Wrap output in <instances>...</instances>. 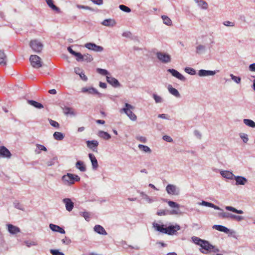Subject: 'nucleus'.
<instances>
[{
  "label": "nucleus",
  "mask_w": 255,
  "mask_h": 255,
  "mask_svg": "<svg viewBox=\"0 0 255 255\" xmlns=\"http://www.w3.org/2000/svg\"><path fill=\"white\" fill-rule=\"evenodd\" d=\"M62 179L64 184L71 185L73 184L75 182L80 181V178L77 175L67 173L63 176Z\"/></svg>",
  "instance_id": "1"
},
{
  "label": "nucleus",
  "mask_w": 255,
  "mask_h": 255,
  "mask_svg": "<svg viewBox=\"0 0 255 255\" xmlns=\"http://www.w3.org/2000/svg\"><path fill=\"white\" fill-rule=\"evenodd\" d=\"M134 109V107L133 106L128 103H126L125 104V107L121 110V112H125L131 120L135 121L137 119L136 116L131 111V110Z\"/></svg>",
  "instance_id": "2"
},
{
  "label": "nucleus",
  "mask_w": 255,
  "mask_h": 255,
  "mask_svg": "<svg viewBox=\"0 0 255 255\" xmlns=\"http://www.w3.org/2000/svg\"><path fill=\"white\" fill-rule=\"evenodd\" d=\"M29 60L31 64L34 68H39L42 65L41 59L36 55H32L30 56Z\"/></svg>",
  "instance_id": "3"
},
{
  "label": "nucleus",
  "mask_w": 255,
  "mask_h": 255,
  "mask_svg": "<svg viewBox=\"0 0 255 255\" xmlns=\"http://www.w3.org/2000/svg\"><path fill=\"white\" fill-rule=\"evenodd\" d=\"M29 45L32 50L36 52H40L43 49V44L37 40L30 41Z\"/></svg>",
  "instance_id": "4"
},
{
  "label": "nucleus",
  "mask_w": 255,
  "mask_h": 255,
  "mask_svg": "<svg viewBox=\"0 0 255 255\" xmlns=\"http://www.w3.org/2000/svg\"><path fill=\"white\" fill-rule=\"evenodd\" d=\"M200 246L202 248V250H204L205 251H203L200 250V251L204 254H207L208 252L213 251L214 247L212 245L210 244L209 243L206 241L203 240V242L200 245ZM216 252V251H214Z\"/></svg>",
  "instance_id": "5"
},
{
  "label": "nucleus",
  "mask_w": 255,
  "mask_h": 255,
  "mask_svg": "<svg viewBox=\"0 0 255 255\" xmlns=\"http://www.w3.org/2000/svg\"><path fill=\"white\" fill-rule=\"evenodd\" d=\"M221 216L223 218H228L237 221H241L244 220V217L240 216H237L227 212H223L220 214Z\"/></svg>",
  "instance_id": "6"
},
{
  "label": "nucleus",
  "mask_w": 255,
  "mask_h": 255,
  "mask_svg": "<svg viewBox=\"0 0 255 255\" xmlns=\"http://www.w3.org/2000/svg\"><path fill=\"white\" fill-rule=\"evenodd\" d=\"M156 55L158 59L163 63H168L171 61L170 56L165 53L161 52H157Z\"/></svg>",
  "instance_id": "7"
},
{
  "label": "nucleus",
  "mask_w": 255,
  "mask_h": 255,
  "mask_svg": "<svg viewBox=\"0 0 255 255\" xmlns=\"http://www.w3.org/2000/svg\"><path fill=\"white\" fill-rule=\"evenodd\" d=\"M85 47L88 49L93 50L96 52H101L104 50L103 47L99 45H97L96 44L93 43H87L85 45Z\"/></svg>",
  "instance_id": "8"
},
{
  "label": "nucleus",
  "mask_w": 255,
  "mask_h": 255,
  "mask_svg": "<svg viewBox=\"0 0 255 255\" xmlns=\"http://www.w3.org/2000/svg\"><path fill=\"white\" fill-rule=\"evenodd\" d=\"M181 229L180 226L178 225L174 226H169L166 227V234L169 235H173L176 234L177 231L180 230Z\"/></svg>",
  "instance_id": "9"
},
{
  "label": "nucleus",
  "mask_w": 255,
  "mask_h": 255,
  "mask_svg": "<svg viewBox=\"0 0 255 255\" xmlns=\"http://www.w3.org/2000/svg\"><path fill=\"white\" fill-rule=\"evenodd\" d=\"M166 189L169 194L177 195L179 194V190L174 185L168 184Z\"/></svg>",
  "instance_id": "10"
},
{
  "label": "nucleus",
  "mask_w": 255,
  "mask_h": 255,
  "mask_svg": "<svg viewBox=\"0 0 255 255\" xmlns=\"http://www.w3.org/2000/svg\"><path fill=\"white\" fill-rule=\"evenodd\" d=\"M167 71L171 73L173 76L177 78L181 81H185L186 80L185 78L181 74L175 69H169Z\"/></svg>",
  "instance_id": "11"
},
{
  "label": "nucleus",
  "mask_w": 255,
  "mask_h": 255,
  "mask_svg": "<svg viewBox=\"0 0 255 255\" xmlns=\"http://www.w3.org/2000/svg\"><path fill=\"white\" fill-rule=\"evenodd\" d=\"M87 146L94 152H97V147L99 142L97 140H91L86 141Z\"/></svg>",
  "instance_id": "12"
},
{
  "label": "nucleus",
  "mask_w": 255,
  "mask_h": 255,
  "mask_svg": "<svg viewBox=\"0 0 255 255\" xmlns=\"http://www.w3.org/2000/svg\"><path fill=\"white\" fill-rule=\"evenodd\" d=\"M11 154L9 150L4 146L0 147V156L2 157L10 158Z\"/></svg>",
  "instance_id": "13"
},
{
  "label": "nucleus",
  "mask_w": 255,
  "mask_h": 255,
  "mask_svg": "<svg viewBox=\"0 0 255 255\" xmlns=\"http://www.w3.org/2000/svg\"><path fill=\"white\" fill-rule=\"evenodd\" d=\"M63 201L65 204L66 210L68 211H72L74 207V203L69 198H65Z\"/></svg>",
  "instance_id": "14"
},
{
  "label": "nucleus",
  "mask_w": 255,
  "mask_h": 255,
  "mask_svg": "<svg viewBox=\"0 0 255 255\" xmlns=\"http://www.w3.org/2000/svg\"><path fill=\"white\" fill-rule=\"evenodd\" d=\"M107 81L109 84L115 87H118L120 85V83L116 79L110 76V75L107 76Z\"/></svg>",
  "instance_id": "15"
},
{
  "label": "nucleus",
  "mask_w": 255,
  "mask_h": 255,
  "mask_svg": "<svg viewBox=\"0 0 255 255\" xmlns=\"http://www.w3.org/2000/svg\"><path fill=\"white\" fill-rule=\"evenodd\" d=\"M49 227L51 230L54 232H57L59 233H60L61 234H65V230L62 228L61 227H59L58 225H56L54 224H50L49 225Z\"/></svg>",
  "instance_id": "16"
},
{
  "label": "nucleus",
  "mask_w": 255,
  "mask_h": 255,
  "mask_svg": "<svg viewBox=\"0 0 255 255\" xmlns=\"http://www.w3.org/2000/svg\"><path fill=\"white\" fill-rule=\"evenodd\" d=\"M88 155L92 162L93 168L97 169L98 167V163L96 157L92 153H89Z\"/></svg>",
  "instance_id": "17"
},
{
  "label": "nucleus",
  "mask_w": 255,
  "mask_h": 255,
  "mask_svg": "<svg viewBox=\"0 0 255 255\" xmlns=\"http://www.w3.org/2000/svg\"><path fill=\"white\" fill-rule=\"evenodd\" d=\"M236 185H245L247 182V180L242 176H234Z\"/></svg>",
  "instance_id": "18"
},
{
  "label": "nucleus",
  "mask_w": 255,
  "mask_h": 255,
  "mask_svg": "<svg viewBox=\"0 0 255 255\" xmlns=\"http://www.w3.org/2000/svg\"><path fill=\"white\" fill-rule=\"evenodd\" d=\"M153 227L158 231L166 234V228L165 227L164 225H159L157 223H154Z\"/></svg>",
  "instance_id": "19"
},
{
  "label": "nucleus",
  "mask_w": 255,
  "mask_h": 255,
  "mask_svg": "<svg viewBox=\"0 0 255 255\" xmlns=\"http://www.w3.org/2000/svg\"><path fill=\"white\" fill-rule=\"evenodd\" d=\"M221 174L224 178L229 179H233L235 176L232 172L229 171H222L221 172Z\"/></svg>",
  "instance_id": "20"
},
{
  "label": "nucleus",
  "mask_w": 255,
  "mask_h": 255,
  "mask_svg": "<svg viewBox=\"0 0 255 255\" xmlns=\"http://www.w3.org/2000/svg\"><path fill=\"white\" fill-rule=\"evenodd\" d=\"M6 63V56L3 51L0 50V65L5 66Z\"/></svg>",
  "instance_id": "21"
},
{
  "label": "nucleus",
  "mask_w": 255,
  "mask_h": 255,
  "mask_svg": "<svg viewBox=\"0 0 255 255\" xmlns=\"http://www.w3.org/2000/svg\"><path fill=\"white\" fill-rule=\"evenodd\" d=\"M7 226L8 231L9 232V233L11 234H16L20 232V229L19 228L14 226L11 224H8Z\"/></svg>",
  "instance_id": "22"
},
{
  "label": "nucleus",
  "mask_w": 255,
  "mask_h": 255,
  "mask_svg": "<svg viewBox=\"0 0 255 255\" xmlns=\"http://www.w3.org/2000/svg\"><path fill=\"white\" fill-rule=\"evenodd\" d=\"M94 231L102 235H107V233L104 228L100 225H96L94 227Z\"/></svg>",
  "instance_id": "23"
},
{
  "label": "nucleus",
  "mask_w": 255,
  "mask_h": 255,
  "mask_svg": "<svg viewBox=\"0 0 255 255\" xmlns=\"http://www.w3.org/2000/svg\"><path fill=\"white\" fill-rule=\"evenodd\" d=\"M46 1L48 6L50 7L53 10L56 11L58 13L60 12L59 8L53 4V0H46Z\"/></svg>",
  "instance_id": "24"
},
{
  "label": "nucleus",
  "mask_w": 255,
  "mask_h": 255,
  "mask_svg": "<svg viewBox=\"0 0 255 255\" xmlns=\"http://www.w3.org/2000/svg\"><path fill=\"white\" fill-rule=\"evenodd\" d=\"M213 228L225 233H228L229 232V230L227 228L221 225H214Z\"/></svg>",
  "instance_id": "25"
},
{
  "label": "nucleus",
  "mask_w": 255,
  "mask_h": 255,
  "mask_svg": "<svg viewBox=\"0 0 255 255\" xmlns=\"http://www.w3.org/2000/svg\"><path fill=\"white\" fill-rule=\"evenodd\" d=\"M76 167L82 172H84L86 170V168L84 162L80 160H79L76 162Z\"/></svg>",
  "instance_id": "26"
},
{
  "label": "nucleus",
  "mask_w": 255,
  "mask_h": 255,
  "mask_svg": "<svg viewBox=\"0 0 255 255\" xmlns=\"http://www.w3.org/2000/svg\"><path fill=\"white\" fill-rule=\"evenodd\" d=\"M102 24L107 26H114L116 24V22L112 19H105L103 21Z\"/></svg>",
  "instance_id": "27"
},
{
  "label": "nucleus",
  "mask_w": 255,
  "mask_h": 255,
  "mask_svg": "<svg viewBox=\"0 0 255 255\" xmlns=\"http://www.w3.org/2000/svg\"><path fill=\"white\" fill-rule=\"evenodd\" d=\"M27 102L29 104L37 109H42L43 108V106L41 104L36 101L33 100H28Z\"/></svg>",
  "instance_id": "28"
},
{
  "label": "nucleus",
  "mask_w": 255,
  "mask_h": 255,
  "mask_svg": "<svg viewBox=\"0 0 255 255\" xmlns=\"http://www.w3.org/2000/svg\"><path fill=\"white\" fill-rule=\"evenodd\" d=\"M98 135L99 137H100L104 139H106V140L109 139L111 137L110 134H109L108 132L104 131H99Z\"/></svg>",
  "instance_id": "29"
},
{
  "label": "nucleus",
  "mask_w": 255,
  "mask_h": 255,
  "mask_svg": "<svg viewBox=\"0 0 255 255\" xmlns=\"http://www.w3.org/2000/svg\"><path fill=\"white\" fill-rule=\"evenodd\" d=\"M168 89L169 92L173 95L177 97H179L180 96L178 91L175 88H173L171 86H169Z\"/></svg>",
  "instance_id": "30"
},
{
  "label": "nucleus",
  "mask_w": 255,
  "mask_h": 255,
  "mask_svg": "<svg viewBox=\"0 0 255 255\" xmlns=\"http://www.w3.org/2000/svg\"><path fill=\"white\" fill-rule=\"evenodd\" d=\"M197 3H198V5L202 9H207L208 7V3L203 0H199L197 1Z\"/></svg>",
  "instance_id": "31"
},
{
  "label": "nucleus",
  "mask_w": 255,
  "mask_h": 255,
  "mask_svg": "<svg viewBox=\"0 0 255 255\" xmlns=\"http://www.w3.org/2000/svg\"><path fill=\"white\" fill-rule=\"evenodd\" d=\"M53 137L57 140H62L64 137L63 134L60 132H55L53 134Z\"/></svg>",
  "instance_id": "32"
},
{
  "label": "nucleus",
  "mask_w": 255,
  "mask_h": 255,
  "mask_svg": "<svg viewBox=\"0 0 255 255\" xmlns=\"http://www.w3.org/2000/svg\"><path fill=\"white\" fill-rule=\"evenodd\" d=\"M226 209L228 211H232L234 213L239 214H243V211L242 210H238L236 209V208L231 207V206H226Z\"/></svg>",
  "instance_id": "33"
},
{
  "label": "nucleus",
  "mask_w": 255,
  "mask_h": 255,
  "mask_svg": "<svg viewBox=\"0 0 255 255\" xmlns=\"http://www.w3.org/2000/svg\"><path fill=\"white\" fill-rule=\"evenodd\" d=\"M162 19L163 21V23L167 25L170 26L172 25L171 20L166 15H162Z\"/></svg>",
  "instance_id": "34"
},
{
  "label": "nucleus",
  "mask_w": 255,
  "mask_h": 255,
  "mask_svg": "<svg viewBox=\"0 0 255 255\" xmlns=\"http://www.w3.org/2000/svg\"><path fill=\"white\" fill-rule=\"evenodd\" d=\"M244 123L245 124L250 127L255 128V123L251 120L244 119Z\"/></svg>",
  "instance_id": "35"
},
{
  "label": "nucleus",
  "mask_w": 255,
  "mask_h": 255,
  "mask_svg": "<svg viewBox=\"0 0 255 255\" xmlns=\"http://www.w3.org/2000/svg\"><path fill=\"white\" fill-rule=\"evenodd\" d=\"M63 112L65 114L74 115V112L72 108L69 107H65L63 108Z\"/></svg>",
  "instance_id": "36"
},
{
  "label": "nucleus",
  "mask_w": 255,
  "mask_h": 255,
  "mask_svg": "<svg viewBox=\"0 0 255 255\" xmlns=\"http://www.w3.org/2000/svg\"><path fill=\"white\" fill-rule=\"evenodd\" d=\"M36 146L37 149L35 150V152L37 153H40V151H47L46 148L42 145L37 144L36 145Z\"/></svg>",
  "instance_id": "37"
},
{
  "label": "nucleus",
  "mask_w": 255,
  "mask_h": 255,
  "mask_svg": "<svg viewBox=\"0 0 255 255\" xmlns=\"http://www.w3.org/2000/svg\"><path fill=\"white\" fill-rule=\"evenodd\" d=\"M80 215L83 216L85 219L87 221H89L90 219H91V217H90V213L89 212H81L80 213Z\"/></svg>",
  "instance_id": "38"
},
{
  "label": "nucleus",
  "mask_w": 255,
  "mask_h": 255,
  "mask_svg": "<svg viewBox=\"0 0 255 255\" xmlns=\"http://www.w3.org/2000/svg\"><path fill=\"white\" fill-rule=\"evenodd\" d=\"M167 203L171 208L179 209L180 207L179 205L178 204L173 201H169L167 202Z\"/></svg>",
  "instance_id": "39"
},
{
  "label": "nucleus",
  "mask_w": 255,
  "mask_h": 255,
  "mask_svg": "<svg viewBox=\"0 0 255 255\" xmlns=\"http://www.w3.org/2000/svg\"><path fill=\"white\" fill-rule=\"evenodd\" d=\"M138 147L140 150H143L144 152H151L150 149L148 146H147L146 145L139 144Z\"/></svg>",
  "instance_id": "40"
},
{
  "label": "nucleus",
  "mask_w": 255,
  "mask_h": 255,
  "mask_svg": "<svg viewBox=\"0 0 255 255\" xmlns=\"http://www.w3.org/2000/svg\"><path fill=\"white\" fill-rule=\"evenodd\" d=\"M97 71L102 75L109 76L110 74L108 71L105 69L98 68Z\"/></svg>",
  "instance_id": "41"
},
{
  "label": "nucleus",
  "mask_w": 255,
  "mask_h": 255,
  "mask_svg": "<svg viewBox=\"0 0 255 255\" xmlns=\"http://www.w3.org/2000/svg\"><path fill=\"white\" fill-rule=\"evenodd\" d=\"M88 93L90 94L98 95L99 96H101V94H100L96 89L94 88H89Z\"/></svg>",
  "instance_id": "42"
},
{
  "label": "nucleus",
  "mask_w": 255,
  "mask_h": 255,
  "mask_svg": "<svg viewBox=\"0 0 255 255\" xmlns=\"http://www.w3.org/2000/svg\"><path fill=\"white\" fill-rule=\"evenodd\" d=\"M192 240L194 243L200 246L203 240H202L198 237H194L192 238Z\"/></svg>",
  "instance_id": "43"
},
{
  "label": "nucleus",
  "mask_w": 255,
  "mask_h": 255,
  "mask_svg": "<svg viewBox=\"0 0 255 255\" xmlns=\"http://www.w3.org/2000/svg\"><path fill=\"white\" fill-rule=\"evenodd\" d=\"M75 56L77 57V60L79 61H84V55H83L80 53L76 52Z\"/></svg>",
  "instance_id": "44"
},
{
  "label": "nucleus",
  "mask_w": 255,
  "mask_h": 255,
  "mask_svg": "<svg viewBox=\"0 0 255 255\" xmlns=\"http://www.w3.org/2000/svg\"><path fill=\"white\" fill-rule=\"evenodd\" d=\"M119 7L122 10L127 12H129L131 11L130 9L128 7L125 5H120Z\"/></svg>",
  "instance_id": "45"
},
{
  "label": "nucleus",
  "mask_w": 255,
  "mask_h": 255,
  "mask_svg": "<svg viewBox=\"0 0 255 255\" xmlns=\"http://www.w3.org/2000/svg\"><path fill=\"white\" fill-rule=\"evenodd\" d=\"M62 242L65 245H68L71 244V241L69 238L65 237V238L62 240Z\"/></svg>",
  "instance_id": "46"
},
{
  "label": "nucleus",
  "mask_w": 255,
  "mask_h": 255,
  "mask_svg": "<svg viewBox=\"0 0 255 255\" xmlns=\"http://www.w3.org/2000/svg\"><path fill=\"white\" fill-rule=\"evenodd\" d=\"M49 123L50 124V125L52 126H53L55 128H59V124L57 122L53 121L51 119L49 120Z\"/></svg>",
  "instance_id": "47"
},
{
  "label": "nucleus",
  "mask_w": 255,
  "mask_h": 255,
  "mask_svg": "<svg viewBox=\"0 0 255 255\" xmlns=\"http://www.w3.org/2000/svg\"><path fill=\"white\" fill-rule=\"evenodd\" d=\"M185 71L191 75H194L196 73L195 70L192 68H186Z\"/></svg>",
  "instance_id": "48"
},
{
  "label": "nucleus",
  "mask_w": 255,
  "mask_h": 255,
  "mask_svg": "<svg viewBox=\"0 0 255 255\" xmlns=\"http://www.w3.org/2000/svg\"><path fill=\"white\" fill-rule=\"evenodd\" d=\"M84 61H86L87 62H91L93 59L92 56L90 54L84 55Z\"/></svg>",
  "instance_id": "49"
},
{
  "label": "nucleus",
  "mask_w": 255,
  "mask_h": 255,
  "mask_svg": "<svg viewBox=\"0 0 255 255\" xmlns=\"http://www.w3.org/2000/svg\"><path fill=\"white\" fill-rule=\"evenodd\" d=\"M232 79L234 80L235 82L237 83H240L241 82V78L239 77H237L236 76H234L233 74H231L230 75Z\"/></svg>",
  "instance_id": "50"
},
{
  "label": "nucleus",
  "mask_w": 255,
  "mask_h": 255,
  "mask_svg": "<svg viewBox=\"0 0 255 255\" xmlns=\"http://www.w3.org/2000/svg\"><path fill=\"white\" fill-rule=\"evenodd\" d=\"M50 253L52 255H64L63 253L55 250H51Z\"/></svg>",
  "instance_id": "51"
},
{
  "label": "nucleus",
  "mask_w": 255,
  "mask_h": 255,
  "mask_svg": "<svg viewBox=\"0 0 255 255\" xmlns=\"http://www.w3.org/2000/svg\"><path fill=\"white\" fill-rule=\"evenodd\" d=\"M167 214V211L165 210H160L157 212V215L158 216H164Z\"/></svg>",
  "instance_id": "52"
},
{
  "label": "nucleus",
  "mask_w": 255,
  "mask_h": 255,
  "mask_svg": "<svg viewBox=\"0 0 255 255\" xmlns=\"http://www.w3.org/2000/svg\"><path fill=\"white\" fill-rule=\"evenodd\" d=\"M223 24L224 25L226 26H235V23L234 22H231L230 21H225L223 22Z\"/></svg>",
  "instance_id": "53"
},
{
  "label": "nucleus",
  "mask_w": 255,
  "mask_h": 255,
  "mask_svg": "<svg viewBox=\"0 0 255 255\" xmlns=\"http://www.w3.org/2000/svg\"><path fill=\"white\" fill-rule=\"evenodd\" d=\"M153 98L156 103H160L162 102L161 98L156 94L153 95Z\"/></svg>",
  "instance_id": "54"
},
{
  "label": "nucleus",
  "mask_w": 255,
  "mask_h": 255,
  "mask_svg": "<svg viewBox=\"0 0 255 255\" xmlns=\"http://www.w3.org/2000/svg\"><path fill=\"white\" fill-rule=\"evenodd\" d=\"M199 75L200 76H208V72L207 70H201L199 72Z\"/></svg>",
  "instance_id": "55"
},
{
  "label": "nucleus",
  "mask_w": 255,
  "mask_h": 255,
  "mask_svg": "<svg viewBox=\"0 0 255 255\" xmlns=\"http://www.w3.org/2000/svg\"><path fill=\"white\" fill-rule=\"evenodd\" d=\"M205 49V46L202 45H199L196 47L197 53H199L200 51L203 50Z\"/></svg>",
  "instance_id": "56"
},
{
  "label": "nucleus",
  "mask_w": 255,
  "mask_h": 255,
  "mask_svg": "<svg viewBox=\"0 0 255 255\" xmlns=\"http://www.w3.org/2000/svg\"><path fill=\"white\" fill-rule=\"evenodd\" d=\"M240 136L245 143H247L248 142L249 139L247 134H243V135H241Z\"/></svg>",
  "instance_id": "57"
},
{
  "label": "nucleus",
  "mask_w": 255,
  "mask_h": 255,
  "mask_svg": "<svg viewBox=\"0 0 255 255\" xmlns=\"http://www.w3.org/2000/svg\"><path fill=\"white\" fill-rule=\"evenodd\" d=\"M80 78L84 81H86L88 79L87 76L84 74L83 72H81L79 75Z\"/></svg>",
  "instance_id": "58"
},
{
  "label": "nucleus",
  "mask_w": 255,
  "mask_h": 255,
  "mask_svg": "<svg viewBox=\"0 0 255 255\" xmlns=\"http://www.w3.org/2000/svg\"><path fill=\"white\" fill-rule=\"evenodd\" d=\"M163 139L168 142H172L173 141L172 138L168 135H164L163 136Z\"/></svg>",
  "instance_id": "59"
},
{
  "label": "nucleus",
  "mask_w": 255,
  "mask_h": 255,
  "mask_svg": "<svg viewBox=\"0 0 255 255\" xmlns=\"http://www.w3.org/2000/svg\"><path fill=\"white\" fill-rule=\"evenodd\" d=\"M202 205L205 206L210 207H213V203L207 202L204 201L202 202Z\"/></svg>",
  "instance_id": "60"
},
{
  "label": "nucleus",
  "mask_w": 255,
  "mask_h": 255,
  "mask_svg": "<svg viewBox=\"0 0 255 255\" xmlns=\"http://www.w3.org/2000/svg\"><path fill=\"white\" fill-rule=\"evenodd\" d=\"M77 7H78L80 9H91V8L89 7L88 6H85L83 5H77Z\"/></svg>",
  "instance_id": "61"
},
{
  "label": "nucleus",
  "mask_w": 255,
  "mask_h": 255,
  "mask_svg": "<svg viewBox=\"0 0 255 255\" xmlns=\"http://www.w3.org/2000/svg\"><path fill=\"white\" fill-rule=\"evenodd\" d=\"M94 3H96L98 5H101L103 4V0H91Z\"/></svg>",
  "instance_id": "62"
},
{
  "label": "nucleus",
  "mask_w": 255,
  "mask_h": 255,
  "mask_svg": "<svg viewBox=\"0 0 255 255\" xmlns=\"http://www.w3.org/2000/svg\"><path fill=\"white\" fill-rule=\"evenodd\" d=\"M68 50L71 54H72V55H73L74 56H75V54L76 53V52L74 51L70 47H69L68 48Z\"/></svg>",
  "instance_id": "63"
},
{
  "label": "nucleus",
  "mask_w": 255,
  "mask_h": 255,
  "mask_svg": "<svg viewBox=\"0 0 255 255\" xmlns=\"http://www.w3.org/2000/svg\"><path fill=\"white\" fill-rule=\"evenodd\" d=\"M249 68L251 71H255V63L250 65Z\"/></svg>",
  "instance_id": "64"
}]
</instances>
